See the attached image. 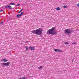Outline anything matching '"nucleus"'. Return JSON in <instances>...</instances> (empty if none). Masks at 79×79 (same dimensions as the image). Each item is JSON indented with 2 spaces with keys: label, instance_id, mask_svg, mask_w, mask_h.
I'll use <instances>...</instances> for the list:
<instances>
[{
  "label": "nucleus",
  "instance_id": "1",
  "mask_svg": "<svg viewBox=\"0 0 79 79\" xmlns=\"http://www.w3.org/2000/svg\"><path fill=\"white\" fill-rule=\"evenodd\" d=\"M42 29L41 28H40L38 29L32 31H31V32L34 34H36L40 35L42 34Z\"/></svg>",
  "mask_w": 79,
  "mask_h": 79
},
{
  "label": "nucleus",
  "instance_id": "2",
  "mask_svg": "<svg viewBox=\"0 0 79 79\" xmlns=\"http://www.w3.org/2000/svg\"><path fill=\"white\" fill-rule=\"evenodd\" d=\"M55 27H53L47 31V34L48 35H55L56 34V31H54Z\"/></svg>",
  "mask_w": 79,
  "mask_h": 79
},
{
  "label": "nucleus",
  "instance_id": "3",
  "mask_svg": "<svg viewBox=\"0 0 79 79\" xmlns=\"http://www.w3.org/2000/svg\"><path fill=\"white\" fill-rule=\"evenodd\" d=\"M65 34H71L73 32V30L70 29H65L64 31Z\"/></svg>",
  "mask_w": 79,
  "mask_h": 79
},
{
  "label": "nucleus",
  "instance_id": "4",
  "mask_svg": "<svg viewBox=\"0 0 79 79\" xmlns=\"http://www.w3.org/2000/svg\"><path fill=\"white\" fill-rule=\"evenodd\" d=\"M10 63L9 62H8L7 63H1V65L2 66H7L10 64Z\"/></svg>",
  "mask_w": 79,
  "mask_h": 79
},
{
  "label": "nucleus",
  "instance_id": "5",
  "mask_svg": "<svg viewBox=\"0 0 79 79\" xmlns=\"http://www.w3.org/2000/svg\"><path fill=\"white\" fill-rule=\"evenodd\" d=\"M55 52H62V51L60 50V49H55L54 50Z\"/></svg>",
  "mask_w": 79,
  "mask_h": 79
},
{
  "label": "nucleus",
  "instance_id": "6",
  "mask_svg": "<svg viewBox=\"0 0 79 79\" xmlns=\"http://www.w3.org/2000/svg\"><path fill=\"white\" fill-rule=\"evenodd\" d=\"M29 48L30 50H35V48L33 47H29Z\"/></svg>",
  "mask_w": 79,
  "mask_h": 79
},
{
  "label": "nucleus",
  "instance_id": "7",
  "mask_svg": "<svg viewBox=\"0 0 79 79\" xmlns=\"http://www.w3.org/2000/svg\"><path fill=\"white\" fill-rule=\"evenodd\" d=\"M1 61H4V62H6L8 61V60L5 59H2Z\"/></svg>",
  "mask_w": 79,
  "mask_h": 79
},
{
  "label": "nucleus",
  "instance_id": "8",
  "mask_svg": "<svg viewBox=\"0 0 79 79\" xmlns=\"http://www.w3.org/2000/svg\"><path fill=\"white\" fill-rule=\"evenodd\" d=\"M24 47L26 49L25 50L26 51H28V50H29V47L27 46H25Z\"/></svg>",
  "mask_w": 79,
  "mask_h": 79
},
{
  "label": "nucleus",
  "instance_id": "9",
  "mask_svg": "<svg viewBox=\"0 0 79 79\" xmlns=\"http://www.w3.org/2000/svg\"><path fill=\"white\" fill-rule=\"evenodd\" d=\"M10 5H15V4L13 3H10Z\"/></svg>",
  "mask_w": 79,
  "mask_h": 79
},
{
  "label": "nucleus",
  "instance_id": "10",
  "mask_svg": "<svg viewBox=\"0 0 79 79\" xmlns=\"http://www.w3.org/2000/svg\"><path fill=\"white\" fill-rule=\"evenodd\" d=\"M56 10H61V8L59 7H58L57 8H56Z\"/></svg>",
  "mask_w": 79,
  "mask_h": 79
},
{
  "label": "nucleus",
  "instance_id": "11",
  "mask_svg": "<svg viewBox=\"0 0 79 79\" xmlns=\"http://www.w3.org/2000/svg\"><path fill=\"white\" fill-rule=\"evenodd\" d=\"M21 15L20 14H18L17 16L16 17H17V18H19V17H20Z\"/></svg>",
  "mask_w": 79,
  "mask_h": 79
},
{
  "label": "nucleus",
  "instance_id": "12",
  "mask_svg": "<svg viewBox=\"0 0 79 79\" xmlns=\"http://www.w3.org/2000/svg\"><path fill=\"white\" fill-rule=\"evenodd\" d=\"M19 79H26V77H22V78L20 77L19 78Z\"/></svg>",
  "mask_w": 79,
  "mask_h": 79
},
{
  "label": "nucleus",
  "instance_id": "13",
  "mask_svg": "<svg viewBox=\"0 0 79 79\" xmlns=\"http://www.w3.org/2000/svg\"><path fill=\"white\" fill-rule=\"evenodd\" d=\"M42 68V66H40V67H38V69H41Z\"/></svg>",
  "mask_w": 79,
  "mask_h": 79
},
{
  "label": "nucleus",
  "instance_id": "14",
  "mask_svg": "<svg viewBox=\"0 0 79 79\" xmlns=\"http://www.w3.org/2000/svg\"><path fill=\"white\" fill-rule=\"evenodd\" d=\"M8 8H9V9H11V8H12L11 6H10V5H9V6H8Z\"/></svg>",
  "mask_w": 79,
  "mask_h": 79
},
{
  "label": "nucleus",
  "instance_id": "15",
  "mask_svg": "<svg viewBox=\"0 0 79 79\" xmlns=\"http://www.w3.org/2000/svg\"><path fill=\"white\" fill-rule=\"evenodd\" d=\"M23 9H22L19 11V13H20L23 11Z\"/></svg>",
  "mask_w": 79,
  "mask_h": 79
},
{
  "label": "nucleus",
  "instance_id": "16",
  "mask_svg": "<svg viewBox=\"0 0 79 79\" xmlns=\"http://www.w3.org/2000/svg\"><path fill=\"white\" fill-rule=\"evenodd\" d=\"M23 14H24V12H22L21 13L20 15L21 16V15H23Z\"/></svg>",
  "mask_w": 79,
  "mask_h": 79
},
{
  "label": "nucleus",
  "instance_id": "17",
  "mask_svg": "<svg viewBox=\"0 0 79 79\" xmlns=\"http://www.w3.org/2000/svg\"><path fill=\"white\" fill-rule=\"evenodd\" d=\"M63 8H67V6H64Z\"/></svg>",
  "mask_w": 79,
  "mask_h": 79
},
{
  "label": "nucleus",
  "instance_id": "18",
  "mask_svg": "<svg viewBox=\"0 0 79 79\" xmlns=\"http://www.w3.org/2000/svg\"><path fill=\"white\" fill-rule=\"evenodd\" d=\"M65 44H68V42H66L65 43Z\"/></svg>",
  "mask_w": 79,
  "mask_h": 79
},
{
  "label": "nucleus",
  "instance_id": "19",
  "mask_svg": "<svg viewBox=\"0 0 79 79\" xmlns=\"http://www.w3.org/2000/svg\"><path fill=\"white\" fill-rule=\"evenodd\" d=\"M19 5H20V4H17V6H19Z\"/></svg>",
  "mask_w": 79,
  "mask_h": 79
},
{
  "label": "nucleus",
  "instance_id": "20",
  "mask_svg": "<svg viewBox=\"0 0 79 79\" xmlns=\"http://www.w3.org/2000/svg\"><path fill=\"white\" fill-rule=\"evenodd\" d=\"M5 7L6 8V9L8 8V6H5Z\"/></svg>",
  "mask_w": 79,
  "mask_h": 79
},
{
  "label": "nucleus",
  "instance_id": "21",
  "mask_svg": "<svg viewBox=\"0 0 79 79\" xmlns=\"http://www.w3.org/2000/svg\"><path fill=\"white\" fill-rule=\"evenodd\" d=\"M77 6L78 7H79V3L77 4Z\"/></svg>",
  "mask_w": 79,
  "mask_h": 79
},
{
  "label": "nucleus",
  "instance_id": "22",
  "mask_svg": "<svg viewBox=\"0 0 79 79\" xmlns=\"http://www.w3.org/2000/svg\"><path fill=\"white\" fill-rule=\"evenodd\" d=\"M3 11V10H0V12H2Z\"/></svg>",
  "mask_w": 79,
  "mask_h": 79
},
{
  "label": "nucleus",
  "instance_id": "23",
  "mask_svg": "<svg viewBox=\"0 0 79 79\" xmlns=\"http://www.w3.org/2000/svg\"><path fill=\"white\" fill-rule=\"evenodd\" d=\"M72 44H76V42L73 43Z\"/></svg>",
  "mask_w": 79,
  "mask_h": 79
},
{
  "label": "nucleus",
  "instance_id": "24",
  "mask_svg": "<svg viewBox=\"0 0 79 79\" xmlns=\"http://www.w3.org/2000/svg\"><path fill=\"white\" fill-rule=\"evenodd\" d=\"M3 22H1L0 24H3Z\"/></svg>",
  "mask_w": 79,
  "mask_h": 79
},
{
  "label": "nucleus",
  "instance_id": "25",
  "mask_svg": "<svg viewBox=\"0 0 79 79\" xmlns=\"http://www.w3.org/2000/svg\"><path fill=\"white\" fill-rule=\"evenodd\" d=\"M72 62H73V60H72Z\"/></svg>",
  "mask_w": 79,
  "mask_h": 79
}]
</instances>
